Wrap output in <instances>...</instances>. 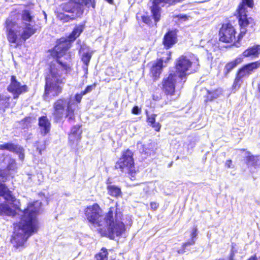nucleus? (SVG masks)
<instances>
[{
    "label": "nucleus",
    "instance_id": "1",
    "mask_svg": "<svg viewBox=\"0 0 260 260\" xmlns=\"http://www.w3.org/2000/svg\"><path fill=\"white\" fill-rule=\"evenodd\" d=\"M68 49L66 44H60L55 46L51 52V55L56 57V59L51 62L49 73L46 77L45 96L51 94L56 96L62 91L66 80L63 75L70 71V68L69 64L60 59V57L65 53Z\"/></svg>",
    "mask_w": 260,
    "mask_h": 260
},
{
    "label": "nucleus",
    "instance_id": "2",
    "mask_svg": "<svg viewBox=\"0 0 260 260\" xmlns=\"http://www.w3.org/2000/svg\"><path fill=\"white\" fill-rule=\"evenodd\" d=\"M41 202L37 201L29 203L27 207L22 211L20 221L14 224V232L11 240L17 248L23 246L27 239L37 231L38 221L36 218Z\"/></svg>",
    "mask_w": 260,
    "mask_h": 260
},
{
    "label": "nucleus",
    "instance_id": "3",
    "mask_svg": "<svg viewBox=\"0 0 260 260\" xmlns=\"http://www.w3.org/2000/svg\"><path fill=\"white\" fill-rule=\"evenodd\" d=\"M34 18L32 12L28 10L22 12L20 23H16L8 18L5 22V28L8 41L18 45L21 39L26 41L32 36L36 31V22Z\"/></svg>",
    "mask_w": 260,
    "mask_h": 260
},
{
    "label": "nucleus",
    "instance_id": "4",
    "mask_svg": "<svg viewBox=\"0 0 260 260\" xmlns=\"http://www.w3.org/2000/svg\"><path fill=\"white\" fill-rule=\"evenodd\" d=\"M122 213L115 205L109 209L105 215L103 225L99 229L102 235H108L110 239L121 236L125 231L124 224L121 221Z\"/></svg>",
    "mask_w": 260,
    "mask_h": 260
},
{
    "label": "nucleus",
    "instance_id": "5",
    "mask_svg": "<svg viewBox=\"0 0 260 260\" xmlns=\"http://www.w3.org/2000/svg\"><path fill=\"white\" fill-rule=\"evenodd\" d=\"M7 150L15 153L18 155L21 160H23L24 155V149L21 146L12 143H6L0 145V150ZM0 164L2 167L6 168L7 171H15L17 167L15 160L12 158L10 155H5L0 153Z\"/></svg>",
    "mask_w": 260,
    "mask_h": 260
},
{
    "label": "nucleus",
    "instance_id": "6",
    "mask_svg": "<svg viewBox=\"0 0 260 260\" xmlns=\"http://www.w3.org/2000/svg\"><path fill=\"white\" fill-rule=\"evenodd\" d=\"M75 105L71 103L67 99L61 98L57 100L53 105L52 115L56 122L65 117L71 121L75 119Z\"/></svg>",
    "mask_w": 260,
    "mask_h": 260
},
{
    "label": "nucleus",
    "instance_id": "7",
    "mask_svg": "<svg viewBox=\"0 0 260 260\" xmlns=\"http://www.w3.org/2000/svg\"><path fill=\"white\" fill-rule=\"evenodd\" d=\"M199 63L198 58L194 55L190 56L188 58L186 56H181L177 60L176 62V74L178 79L181 81L184 79L185 82L187 72L190 68L191 72H196L199 69Z\"/></svg>",
    "mask_w": 260,
    "mask_h": 260
},
{
    "label": "nucleus",
    "instance_id": "8",
    "mask_svg": "<svg viewBox=\"0 0 260 260\" xmlns=\"http://www.w3.org/2000/svg\"><path fill=\"white\" fill-rule=\"evenodd\" d=\"M85 6L94 8V0H71L62 4V9L71 15L72 19H76L82 16Z\"/></svg>",
    "mask_w": 260,
    "mask_h": 260
},
{
    "label": "nucleus",
    "instance_id": "9",
    "mask_svg": "<svg viewBox=\"0 0 260 260\" xmlns=\"http://www.w3.org/2000/svg\"><path fill=\"white\" fill-rule=\"evenodd\" d=\"M115 168L120 169L122 172L128 173L131 175V179L135 177L136 172L134 170V162L133 153L127 150L123 153L122 157L116 163Z\"/></svg>",
    "mask_w": 260,
    "mask_h": 260
},
{
    "label": "nucleus",
    "instance_id": "10",
    "mask_svg": "<svg viewBox=\"0 0 260 260\" xmlns=\"http://www.w3.org/2000/svg\"><path fill=\"white\" fill-rule=\"evenodd\" d=\"M85 215L88 222L94 226L101 227L105 216L102 215V210L98 204L88 206L85 209Z\"/></svg>",
    "mask_w": 260,
    "mask_h": 260
},
{
    "label": "nucleus",
    "instance_id": "11",
    "mask_svg": "<svg viewBox=\"0 0 260 260\" xmlns=\"http://www.w3.org/2000/svg\"><path fill=\"white\" fill-rule=\"evenodd\" d=\"M259 68L260 59L256 61L244 65L242 68L239 69L234 82L233 86L235 88L237 87H239L242 83L241 79L242 78L249 76Z\"/></svg>",
    "mask_w": 260,
    "mask_h": 260
},
{
    "label": "nucleus",
    "instance_id": "12",
    "mask_svg": "<svg viewBox=\"0 0 260 260\" xmlns=\"http://www.w3.org/2000/svg\"><path fill=\"white\" fill-rule=\"evenodd\" d=\"M239 23L240 26V33L238 37V41H240L247 31V28L252 27L254 24L253 20L251 18H247L243 6L238 9Z\"/></svg>",
    "mask_w": 260,
    "mask_h": 260
},
{
    "label": "nucleus",
    "instance_id": "13",
    "mask_svg": "<svg viewBox=\"0 0 260 260\" xmlns=\"http://www.w3.org/2000/svg\"><path fill=\"white\" fill-rule=\"evenodd\" d=\"M235 34V29L231 24L223 25L219 32V41L225 43H232L236 40Z\"/></svg>",
    "mask_w": 260,
    "mask_h": 260
},
{
    "label": "nucleus",
    "instance_id": "14",
    "mask_svg": "<svg viewBox=\"0 0 260 260\" xmlns=\"http://www.w3.org/2000/svg\"><path fill=\"white\" fill-rule=\"evenodd\" d=\"M8 90L13 94L14 99H17L18 96L28 91V87L26 85H21L15 76L11 77V82L7 88Z\"/></svg>",
    "mask_w": 260,
    "mask_h": 260
},
{
    "label": "nucleus",
    "instance_id": "15",
    "mask_svg": "<svg viewBox=\"0 0 260 260\" xmlns=\"http://www.w3.org/2000/svg\"><path fill=\"white\" fill-rule=\"evenodd\" d=\"M181 81L176 74L170 73L164 80L163 89L167 94L173 95L175 92V84Z\"/></svg>",
    "mask_w": 260,
    "mask_h": 260
},
{
    "label": "nucleus",
    "instance_id": "16",
    "mask_svg": "<svg viewBox=\"0 0 260 260\" xmlns=\"http://www.w3.org/2000/svg\"><path fill=\"white\" fill-rule=\"evenodd\" d=\"M165 55L167 56L165 59L164 57H162L157 60L151 68V72L155 79H156L161 74L162 69L164 67L163 63H166L170 59L171 54L169 52H167Z\"/></svg>",
    "mask_w": 260,
    "mask_h": 260
},
{
    "label": "nucleus",
    "instance_id": "17",
    "mask_svg": "<svg viewBox=\"0 0 260 260\" xmlns=\"http://www.w3.org/2000/svg\"><path fill=\"white\" fill-rule=\"evenodd\" d=\"M260 55V45H255L249 47L242 54L243 57H248L251 59H255Z\"/></svg>",
    "mask_w": 260,
    "mask_h": 260
},
{
    "label": "nucleus",
    "instance_id": "18",
    "mask_svg": "<svg viewBox=\"0 0 260 260\" xmlns=\"http://www.w3.org/2000/svg\"><path fill=\"white\" fill-rule=\"evenodd\" d=\"M39 126L41 134L45 136L48 134L51 129V123L46 116H43L39 118Z\"/></svg>",
    "mask_w": 260,
    "mask_h": 260
},
{
    "label": "nucleus",
    "instance_id": "19",
    "mask_svg": "<svg viewBox=\"0 0 260 260\" xmlns=\"http://www.w3.org/2000/svg\"><path fill=\"white\" fill-rule=\"evenodd\" d=\"M164 44L166 47L169 48L176 43V34L174 31H168L164 36Z\"/></svg>",
    "mask_w": 260,
    "mask_h": 260
},
{
    "label": "nucleus",
    "instance_id": "20",
    "mask_svg": "<svg viewBox=\"0 0 260 260\" xmlns=\"http://www.w3.org/2000/svg\"><path fill=\"white\" fill-rule=\"evenodd\" d=\"M246 160L248 166L256 167L260 165V156L251 155L249 152H246Z\"/></svg>",
    "mask_w": 260,
    "mask_h": 260
},
{
    "label": "nucleus",
    "instance_id": "21",
    "mask_svg": "<svg viewBox=\"0 0 260 260\" xmlns=\"http://www.w3.org/2000/svg\"><path fill=\"white\" fill-rule=\"evenodd\" d=\"M80 129V126L79 125H76L73 127L71 129V133L69 136V139L70 141L74 142L76 140L78 141L80 139L81 131Z\"/></svg>",
    "mask_w": 260,
    "mask_h": 260
},
{
    "label": "nucleus",
    "instance_id": "22",
    "mask_svg": "<svg viewBox=\"0 0 260 260\" xmlns=\"http://www.w3.org/2000/svg\"><path fill=\"white\" fill-rule=\"evenodd\" d=\"M84 28V24L76 25L72 33L69 36L70 41H74L82 32Z\"/></svg>",
    "mask_w": 260,
    "mask_h": 260
},
{
    "label": "nucleus",
    "instance_id": "23",
    "mask_svg": "<svg viewBox=\"0 0 260 260\" xmlns=\"http://www.w3.org/2000/svg\"><path fill=\"white\" fill-rule=\"evenodd\" d=\"M156 114H152L149 115L147 113V122L149 125L152 126L156 132H159L161 125L159 122L155 121Z\"/></svg>",
    "mask_w": 260,
    "mask_h": 260
},
{
    "label": "nucleus",
    "instance_id": "24",
    "mask_svg": "<svg viewBox=\"0 0 260 260\" xmlns=\"http://www.w3.org/2000/svg\"><path fill=\"white\" fill-rule=\"evenodd\" d=\"M6 171L0 170V196L2 197L5 193L8 191V188L4 184L2 183L7 180L8 174L6 173Z\"/></svg>",
    "mask_w": 260,
    "mask_h": 260
},
{
    "label": "nucleus",
    "instance_id": "25",
    "mask_svg": "<svg viewBox=\"0 0 260 260\" xmlns=\"http://www.w3.org/2000/svg\"><path fill=\"white\" fill-rule=\"evenodd\" d=\"M242 61L240 58H237L234 60L228 63L224 68V72L225 75H227L234 68Z\"/></svg>",
    "mask_w": 260,
    "mask_h": 260
},
{
    "label": "nucleus",
    "instance_id": "26",
    "mask_svg": "<svg viewBox=\"0 0 260 260\" xmlns=\"http://www.w3.org/2000/svg\"><path fill=\"white\" fill-rule=\"evenodd\" d=\"M15 214V211L8 205L0 204V215L14 216Z\"/></svg>",
    "mask_w": 260,
    "mask_h": 260
},
{
    "label": "nucleus",
    "instance_id": "27",
    "mask_svg": "<svg viewBox=\"0 0 260 260\" xmlns=\"http://www.w3.org/2000/svg\"><path fill=\"white\" fill-rule=\"evenodd\" d=\"M108 193L114 197H118L121 194V189L117 186L109 185L107 186Z\"/></svg>",
    "mask_w": 260,
    "mask_h": 260
},
{
    "label": "nucleus",
    "instance_id": "28",
    "mask_svg": "<svg viewBox=\"0 0 260 260\" xmlns=\"http://www.w3.org/2000/svg\"><path fill=\"white\" fill-rule=\"evenodd\" d=\"M3 197L8 201L9 203L13 204L14 206L16 207H18V204L19 202L17 200V199L12 194L10 191L8 189V191L5 193Z\"/></svg>",
    "mask_w": 260,
    "mask_h": 260
},
{
    "label": "nucleus",
    "instance_id": "29",
    "mask_svg": "<svg viewBox=\"0 0 260 260\" xmlns=\"http://www.w3.org/2000/svg\"><path fill=\"white\" fill-rule=\"evenodd\" d=\"M10 96L6 95H0V110H5L10 106Z\"/></svg>",
    "mask_w": 260,
    "mask_h": 260
},
{
    "label": "nucleus",
    "instance_id": "30",
    "mask_svg": "<svg viewBox=\"0 0 260 260\" xmlns=\"http://www.w3.org/2000/svg\"><path fill=\"white\" fill-rule=\"evenodd\" d=\"M221 94V90L219 89H216L214 91H207V94L206 95V102L212 101L215 99H217L219 97Z\"/></svg>",
    "mask_w": 260,
    "mask_h": 260
},
{
    "label": "nucleus",
    "instance_id": "31",
    "mask_svg": "<svg viewBox=\"0 0 260 260\" xmlns=\"http://www.w3.org/2000/svg\"><path fill=\"white\" fill-rule=\"evenodd\" d=\"M107 250L105 248H102L101 251L95 255L96 260H108Z\"/></svg>",
    "mask_w": 260,
    "mask_h": 260
},
{
    "label": "nucleus",
    "instance_id": "32",
    "mask_svg": "<svg viewBox=\"0 0 260 260\" xmlns=\"http://www.w3.org/2000/svg\"><path fill=\"white\" fill-rule=\"evenodd\" d=\"M57 18L61 20L63 22H68L70 20H73L72 17H71V15L65 14L64 13H59L57 15Z\"/></svg>",
    "mask_w": 260,
    "mask_h": 260
},
{
    "label": "nucleus",
    "instance_id": "33",
    "mask_svg": "<svg viewBox=\"0 0 260 260\" xmlns=\"http://www.w3.org/2000/svg\"><path fill=\"white\" fill-rule=\"evenodd\" d=\"M196 242V239H191L190 241L186 242L183 244L182 246V248L178 250L177 252L179 254H183L185 252V249L186 247L190 245H193Z\"/></svg>",
    "mask_w": 260,
    "mask_h": 260
},
{
    "label": "nucleus",
    "instance_id": "34",
    "mask_svg": "<svg viewBox=\"0 0 260 260\" xmlns=\"http://www.w3.org/2000/svg\"><path fill=\"white\" fill-rule=\"evenodd\" d=\"M91 56V52H87L83 54L81 58V60L83 62L84 64L89 65Z\"/></svg>",
    "mask_w": 260,
    "mask_h": 260
},
{
    "label": "nucleus",
    "instance_id": "35",
    "mask_svg": "<svg viewBox=\"0 0 260 260\" xmlns=\"http://www.w3.org/2000/svg\"><path fill=\"white\" fill-rule=\"evenodd\" d=\"M243 6V9L245 11V6H247L249 8H252L253 6V0H242V4L239 6V9L240 7Z\"/></svg>",
    "mask_w": 260,
    "mask_h": 260
},
{
    "label": "nucleus",
    "instance_id": "36",
    "mask_svg": "<svg viewBox=\"0 0 260 260\" xmlns=\"http://www.w3.org/2000/svg\"><path fill=\"white\" fill-rule=\"evenodd\" d=\"M35 147L38 151L40 154H42V151L45 149V145L44 143L41 144L39 142H37L35 144Z\"/></svg>",
    "mask_w": 260,
    "mask_h": 260
},
{
    "label": "nucleus",
    "instance_id": "37",
    "mask_svg": "<svg viewBox=\"0 0 260 260\" xmlns=\"http://www.w3.org/2000/svg\"><path fill=\"white\" fill-rule=\"evenodd\" d=\"M95 87V84L87 86L84 90L82 91V94L85 95L86 94L90 92Z\"/></svg>",
    "mask_w": 260,
    "mask_h": 260
},
{
    "label": "nucleus",
    "instance_id": "38",
    "mask_svg": "<svg viewBox=\"0 0 260 260\" xmlns=\"http://www.w3.org/2000/svg\"><path fill=\"white\" fill-rule=\"evenodd\" d=\"M175 18H177L178 20L184 21L188 19V17L186 15L179 14L175 16Z\"/></svg>",
    "mask_w": 260,
    "mask_h": 260
},
{
    "label": "nucleus",
    "instance_id": "39",
    "mask_svg": "<svg viewBox=\"0 0 260 260\" xmlns=\"http://www.w3.org/2000/svg\"><path fill=\"white\" fill-rule=\"evenodd\" d=\"M83 95H84V94H82V91L80 93L76 94L75 96L76 101L78 103H80Z\"/></svg>",
    "mask_w": 260,
    "mask_h": 260
},
{
    "label": "nucleus",
    "instance_id": "40",
    "mask_svg": "<svg viewBox=\"0 0 260 260\" xmlns=\"http://www.w3.org/2000/svg\"><path fill=\"white\" fill-rule=\"evenodd\" d=\"M140 109L138 107V106H134L132 109V113L134 114H139L140 113Z\"/></svg>",
    "mask_w": 260,
    "mask_h": 260
},
{
    "label": "nucleus",
    "instance_id": "41",
    "mask_svg": "<svg viewBox=\"0 0 260 260\" xmlns=\"http://www.w3.org/2000/svg\"><path fill=\"white\" fill-rule=\"evenodd\" d=\"M225 166L228 168H234V166L233 165L232 161L231 159H229L226 161Z\"/></svg>",
    "mask_w": 260,
    "mask_h": 260
},
{
    "label": "nucleus",
    "instance_id": "42",
    "mask_svg": "<svg viewBox=\"0 0 260 260\" xmlns=\"http://www.w3.org/2000/svg\"><path fill=\"white\" fill-rule=\"evenodd\" d=\"M197 236V229L194 228L191 234V239H196Z\"/></svg>",
    "mask_w": 260,
    "mask_h": 260
},
{
    "label": "nucleus",
    "instance_id": "43",
    "mask_svg": "<svg viewBox=\"0 0 260 260\" xmlns=\"http://www.w3.org/2000/svg\"><path fill=\"white\" fill-rule=\"evenodd\" d=\"M150 206L152 209L155 210L158 208V204L155 202H152L150 203Z\"/></svg>",
    "mask_w": 260,
    "mask_h": 260
},
{
    "label": "nucleus",
    "instance_id": "44",
    "mask_svg": "<svg viewBox=\"0 0 260 260\" xmlns=\"http://www.w3.org/2000/svg\"><path fill=\"white\" fill-rule=\"evenodd\" d=\"M88 65L84 64L83 66V70L85 71L86 74H87Z\"/></svg>",
    "mask_w": 260,
    "mask_h": 260
},
{
    "label": "nucleus",
    "instance_id": "45",
    "mask_svg": "<svg viewBox=\"0 0 260 260\" xmlns=\"http://www.w3.org/2000/svg\"><path fill=\"white\" fill-rule=\"evenodd\" d=\"M248 260H256V257L255 256H251L249 259Z\"/></svg>",
    "mask_w": 260,
    "mask_h": 260
},
{
    "label": "nucleus",
    "instance_id": "46",
    "mask_svg": "<svg viewBox=\"0 0 260 260\" xmlns=\"http://www.w3.org/2000/svg\"><path fill=\"white\" fill-rule=\"evenodd\" d=\"M143 151L145 152V154H151L150 152H149L147 150V149H145V150H144Z\"/></svg>",
    "mask_w": 260,
    "mask_h": 260
},
{
    "label": "nucleus",
    "instance_id": "47",
    "mask_svg": "<svg viewBox=\"0 0 260 260\" xmlns=\"http://www.w3.org/2000/svg\"><path fill=\"white\" fill-rule=\"evenodd\" d=\"M106 1L111 4H113V0H106Z\"/></svg>",
    "mask_w": 260,
    "mask_h": 260
},
{
    "label": "nucleus",
    "instance_id": "48",
    "mask_svg": "<svg viewBox=\"0 0 260 260\" xmlns=\"http://www.w3.org/2000/svg\"><path fill=\"white\" fill-rule=\"evenodd\" d=\"M184 80H182L181 82H177V83H176L177 84V83H180V84H182V82H183V83H184V82H184ZM181 86H182V85H181Z\"/></svg>",
    "mask_w": 260,
    "mask_h": 260
},
{
    "label": "nucleus",
    "instance_id": "49",
    "mask_svg": "<svg viewBox=\"0 0 260 260\" xmlns=\"http://www.w3.org/2000/svg\"><path fill=\"white\" fill-rule=\"evenodd\" d=\"M147 188H148V186H147V189L146 190V191H147Z\"/></svg>",
    "mask_w": 260,
    "mask_h": 260
},
{
    "label": "nucleus",
    "instance_id": "50",
    "mask_svg": "<svg viewBox=\"0 0 260 260\" xmlns=\"http://www.w3.org/2000/svg\"><path fill=\"white\" fill-rule=\"evenodd\" d=\"M259 92H260V85H259Z\"/></svg>",
    "mask_w": 260,
    "mask_h": 260
}]
</instances>
